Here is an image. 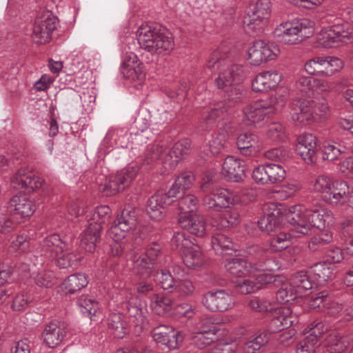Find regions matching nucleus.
Segmentation results:
<instances>
[{
  "mask_svg": "<svg viewBox=\"0 0 353 353\" xmlns=\"http://www.w3.org/2000/svg\"><path fill=\"white\" fill-rule=\"evenodd\" d=\"M272 315L270 327L273 332L281 331L298 323L297 314L289 307H276Z\"/></svg>",
  "mask_w": 353,
  "mask_h": 353,
  "instance_id": "obj_22",
  "label": "nucleus"
},
{
  "mask_svg": "<svg viewBox=\"0 0 353 353\" xmlns=\"http://www.w3.org/2000/svg\"><path fill=\"white\" fill-rule=\"evenodd\" d=\"M108 325L114 337L122 339L127 333V328L119 314H112L108 318Z\"/></svg>",
  "mask_w": 353,
  "mask_h": 353,
  "instance_id": "obj_47",
  "label": "nucleus"
},
{
  "mask_svg": "<svg viewBox=\"0 0 353 353\" xmlns=\"http://www.w3.org/2000/svg\"><path fill=\"white\" fill-rule=\"evenodd\" d=\"M349 187L345 181H335L323 199L331 205H341L347 203Z\"/></svg>",
  "mask_w": 353,
  "mask_h": 353,
  "instance_id": "obj_35",
  "label": "nucleus"
},
{
  "mask_svg": "<svg viewBox=\"0 0 353 353\" xmlns=\"http://www.w3.org/2000/svg\"><path fill=\"white\" fill-rule=\"evenodd\" d=\"M230 48L228 43H221L211 50L207 59V68L212 72H218L215 84L219 89L224 90L225 101H220L210 106V111L205 116V119L208 122L228 114L230 108L242 99L243 87L240 83L243 78V67L231 63Z\"/></svg>",
  "mask_w": 353,
  "mask_h": 353,
  "instance_id": "obj_1",
  "label": "nucleus"
},
{
  "mask_svg": "<svg viewBox=\"0 0 353 353\" xmlns=\"http://www.w3.org/2000/svg\"><path fill=\"white\" fill-rule=\"evenodd\" d=\"M238 149L243 155L256 154L263 148L261 139L255 134L244 132L239 135L236 141Z\"/></svg>",
  "mask_w": 353,
  "mask_h": 353,
  "instance_id": "obj_31",
  "label": "nucleus"
},
{
  "mask_svg": "<svg viewBox=\"0 0 353 353\" xmlns=\"http://www.w3.org/2000/svg\"><path fill=\"white\" fill-rule=\"evenodd\" d=\"M297 88L308 97L315 93L321 94L330 90L328 83L324 80L314 79L310 77H301L296 82Z\"/></svg>",
  "mask_w": 353,
  "mask_h": 353,
  "instance_id": "obj_34",
  "label": "nucleus"
},
{
  "mask_svg": "<svg viewBox=\"0 0 353 353\" xmlns=\"http://www.w3.org/2000/svg\"><path fill=\"white\" fill-rule=\"evenodd\" d=\"M136 127L138 128L137 132L131 131L130 135L132 138V141H135L137 143L143 142L145 139H148V135L151 130H148V119L146 117H139L136 121Z\"/></svg>",
  "mask_w": 353,
  "mask_h": 353,
  "instance_id": "obj_49",
  "label": "nucleus"
},
{
  "mask_svg": "<svg viewBox=\"0 0 353 353\" xmlns=\"http://www.w3.org/2000/svg\"><path fill=\"white\" fill-rule=\"evenodd\" d=\"M77 304L80 312L84 316L90 319L92 316H95L98 311V303L86 295L79 296L77 301Z\"/></svg>",
  "mask_w": 353,
  "mask_h": 353,
  "instance_id": "obj_48",
  "label": "nucleus"
},
{
  "mask_svg": "<svg viewBox=\"0 0 353 353\" xmlns=\"http://www.w3.org/2000/svg\"><path fill=\"white\" fill-rule=\"evenodd\" d=\"M319 345L316 337L307 336L299 343L296 348V353H314L316 347Z\"/></svg>",
  "mask_w": 353,
  "mask_h": 353,
  "instance_id": "obj_61",
  "label": "nucleus"
},
{
  "mask_svg": "<svg viewBox=\"0 0 353 353\" xmlns=\"http://www.w3.org/2000/svg\"><path fill=\"white\" fill-rule=\"evenodd\" d=\"M285 219L296 232L309 235L314 228L325 229L332 219V213L327 208L307 209L302 205H296L289 208Z\"/></svg>",
  "mask_w": 353,
  "mask_h": 353,
  "instance_id": "obj_2",
  "label": "nucleus"
},
{
  "mask_svg": "<svg viewBox=\"0 0 353 353\" xmlns=\"http://www.w3.org/2000/svg\"><path fill=\"white\" fill-rule=\"evenodd\" d=\"M268 165L269 183L275 184L283 182L286 176L285 170L279 164L268 163Z\"/></svg>",
  "mask_w": 353,
  "mask_h": 353,
  "instance_id": "obj_57",
  "label": "nucleus"
},
{
  "mask_svg": "<svg viewBox=\"0 0 353 353\" xmlns=\"http://www.w3.org/2000/svg\"><path fill=\"white\" fill-rule=\"evenodd\" d=\"M203 305L211 312H223L235 306L232 296L225 290H210L203 294Z\"/></svg>",
  "mask_w": 353,
  "mask_h": 353,
  "instance_id": "obj_16",
  "label": "nucleus"
},
{
  "mask_svg": "<svg viewBox=\"0 0 353 353\" xmlns=\"http://www.w3.org/2000/svg\"><path fill=\"white\" fill-rule=\"evenodd\" d=\"M184 264L188 268H196L203 263V257L200 248L194 244L187 248L182 253Z\"/></svg>",
  "mask_w": 353,
  "mask_h": 353,
  "instance_id": "obj_39",
  "label": "nucleus"
},
{
  "mask_svg": "<svg viewBox=\"0 0 353 353\" xmlns=\"http://www.w3.org/2000/svg\"><path fill=\"white\" fill-rule=\"evenodd\" d=\"M325 57H315L305 62L304 70L310 75L325 77Z\"/></svg>",
  "mask_w": 353,
  "mask_h": 353,
  "instance_id": "obj_46",
  "label": "nucleus"
},
{
  "mask_svg": "<svg viewBox=\"0 0 353 353\" xmlns=\"http://www.w3.org/2000/svg\"><path fill=\"white\" fill-rule=\"evenodd\" d=\"M43 180L28 168L18 170L10 179V185L16 190L30 193L43 185Z\"/></svg>",
  "mask_w": 353,
  "mask_h": 353,
  "instance_id": "obj_18",
  "label": "nucleus"
},
{
  "mask_svg": "<svg viewBox=\"0 0 353 353\" xmlns=\"http://www.w3.org/2000/svg\"><path fill=\"white\" fill-rule=\"evenodd\" d=\"M65 330L63 324L57 320L48 323L43 332L44 343L50 348L59 345L65 336Z\"/></svg>",
  "mask_w": 353,
  "mask_h": 353,
  "instance_id": "obj_33",
  "label": "nucleus"
},
{
  "mask_svg": "<svg viewBox=\"0 0 353 353\" xmlns=\"http://www.w3.org/2000/svg\"><path fill=\"white\" fill-rule=\"evenodd\" d=\"M201 190L203 192L206 193L205 196L203 199V205L208 209L212 210L214 211H219L221 208H223V206H214L216 205L217 203V198L214 196V191L211 188V184L210 181H207L203 183L201 185Z\"/></svg>",
  "mask_w": 353,
  "mask_h": 353,
  "instance_id": "obj_51",
  "label": "nucleus"
},
{
  "mask_svg": "<svg viewBox=\"0 0 353 353\" xmlns=\"http://www.w3.org/2000/svg\"><path fill=\"white\" fill-rule=\"evenodd\" d=\"M328 105L325 99L319 101L297 98L291 103L290 116L291 121L297 126H304L325 117Z\"/></svg>",
  "mask_w": 353,
  "mask_h": 353,
  "instance_id": "obj_6",
  "label": "nucleus"
},
{
  "mask_svg": "<svg viewBox=\"0 0 353 353\" xmlns=\"http://www.w3.org/2000/svg\"><path fill=\"white\" fill-rule=\"evenodd\" d=\"M312 288L308 275L301 271L292 279L283 281L276 294V301L280 303H292L303 297Z\"/></svg>",
  "mask_w": 353,
  "mask_h": 353,
  "instance_id": "obj_10",
  "label": "nucleus"
},
{
  "mask_svg": "<svg viewBox=\"0 0 353 353\" xmlns=\"http://www.w3.org/2000/svg\"><path fill=\"white\" fill-rule=\"evenodd\" d=\"M280 53L279 46L263 40H256L248 48L246 59L252 65L259 66L263 63L274 60Z\"/></svg>",
  "mask_w": 353,
  "mask_h": 353,
  "instance_id": "obj_14",
  "label": "nucleus"
},
{
  "mask_svg": "<svg viewBox=\"0 0 353 353\" xmlns=\"http://www.w3.org/2000/svg\"><path fill=\"white\" fill-rule=\"evenodd\" d=\"M102 227L99 225H92L90 223L87 228L81 235V247L88 252L95 250L96 243L99 239Z\"/></svg>",
  "mask_w": 353,
  "mask_h": 353,
  "instance_id": "obj_36",
  "label": "nucleus"
},
{
  "mask_svg": "<svg viewBox=\"0 0 353 353\" xmlns=\"http://www.w3.org/2000/svg\"><path fill=\"white\" fill-rule=\"evenodd\" d=\"M239 214L236 210L230 209L225 211L222 215L212 221V226L217 230L228 228L239 223Z\"/></svg>",
  "mask_w": 353,
  "mask_h": 353,
  "instance_id": "obj_41",
  "label": "nucleus"
},
{
  "mask_svg": "<svg viewBox=\"0 0 353 353\" xmlns=\"http://www.w3.org/2000/svg\"><path fill=\"white\" fill-rule=\"evenodd\" d=\"M323 159L330 161L337 159L344 152L339 148L335 144L330 142H325L322 147Z\"/></svg>",
  "mask_w": 353,
  "mask_h": 353,
  "instance_id": "obj_63",
  "label": "nucleus"
},
{
  "mask_svg": "<svg viewBox=\"0 0 353 353\" xmlns=\"http://www.w3.org/2000/svg\"><path fill=\"white\" fill-rule=\"evenodd\" d=\"M193 176L190 173H183L179 176L168 193L172 199L178 194L190 188L192 184Z\"/></svg>",
  "mask_w": 353,
  "mask_h": 353,
  "instance_id": "obj_43",
  "label": "nucleus"
},
{
  "mask_svg": "<svg viewBox=\"0 0 353 353\" xmlns=\"http://www.w3.org/2000/svg\"><path fill=\"white\" fill-rule=\"evenodd\" d=\"M283 80V74L277 70L272 69L259 73L252 83L255 92H266L275 89Z\"/></svg>",
  "mask_w": 353,
  "mask_h": 353,
  "instance_id": "obj_21",
  "label": "nucleus"
},
{
  "mask_svg": "<svg viewBox=\"0 0 353 353\" xmlns=\"http://www.w3.org/2000/svg\"><path fill=\"white\" fill-rule=\"evenodd\" d=\"M289 230L286 228H281L276 234L270 240L268 245H266L265 248H263V251H270L271 252H281L287 248H288L292 243L293 238L301 237L304 236L303 234H299L294 229L293 226L290 223Z\"/></svg>",
  "mask_w": 353,
  "mask_h": 353,
  "instance_id": "obj_26",
  "label": "nucleus"
},
{
  "mask_svg": "<svg viewBox=\"0 0 353 353\" xmlns=\"http://www.w3.org/2000/svg\"><path fill=\"white\" fill-rule=\"evenodd\" d=\"M205 321H202L200 330L192 338L194 344L199 349H203L216 341L217 330L212 325L208 327L204 326Z\"/></svg>",
  "mask_w": 353,
  "mask_h": 353,
  "instance_id": "obj_37",
  "label": "nucleus"
},
{
  "mask_svg": "<svg viewBox=\"0 0 353 353\" xmlns=\"http://www.w3.org/2000/svg\"><path fill=\"white\" fill-rule=\"evenodd\" d=\"M270 1L258 0L245 15L243 24L247 31L262 30L268 24L270 14Z\"/></svg>",
  "mask_w": 353,
  "mask_h": 353,
  "instance_id": "obj_13",
  "label": "nucleus"
},
{
  "mask_svg": "<svg viewBox=\"0 0 353 353\" xmlns=\"http://www.w3.org/2000/svg\"><path fill=\"white\" fill-rule=\"evenodd\" d=\"M10 208L14 214L21 220L30 218L34 212V203L25 194L14 195L10 201Z\"/></svg>",
  "mask_w": 353,
  "mask_h": 353,
  "instance_id": "obj_30",
  "label": "nucleus"
},
{
  "mask_svg": "<svg viewBox=\"0 0 353 353\" xmlns=\"http://www.w3.org/2000/svg\"><path fill=\"white\" fill-rule=\"evenodd\" d=\"M178 222L182 228L192 234L201 237L205 234V220L199 214H179Z\"/></svg>",
  "mask_w": 353,
  "mask_h": 353,
  "instance_id": "obj_29",
  "label": "nucleus"
},
{
  "mask_svg": "<svg viewBox=\"0 0 353 353\" xmlns=\"http://www.w3.org/2000/svg\"><path fill=\"white\" fill-rule=\"evenodd\" d=\"M281 213L275 209L270 213L265 214L258 221L259 228L264 232H270L276 229L281 221Z\"/></svg>",
  "mask_w": 353,
  "mask_h": 353,
  "instance_id": "obj_42",
  "label": "nucleus"
},
{
  "mask_svg": "<svg viewBox=\"0 0 353 353\" xmlns=\"http://www.w3.org/2000/svg\"><path fill=\"white\" fill-rule=\"evenodd\" d=\"M151 335L155 342L164 345L170 350L178 348L183 339L181 332L175 330L168 325L156 326L152 329Z\"/></svg>",
  "mask_w": 353,
  "mask_h": 353,
  "instance_id": "obj_19",
  "label": "nucleus"
},
{
  "mask_svg": "<svg viewBox=\"0 0 353 353\" xmlns=\"http://www.w3.org/2000/svg\"><path fill=\"white\" fill-rule=\"evenodd\" d=\"M266 134L269 139L275 142L283 141L286 137L285 128L280 123H270Z\"/></svg>",
  "mask_w": 353,
  "mask_h": 353,
  "instance_id": "obj_60",
  "label": "nucleus"
},
{
  "mask_svg": "<svg viewBox=\"0 0 353 353\" xmlns=\"http://www.w3.org/2000/svg\"><path fill=\"white\" fill-rule=\"evenodd\" d=\"M173 201L168 192H157L149 199L146 212L151 219L159 221L163 217L167 206Z\"/></svg>",
  "mask_w": 353,
  "mask_h": 353,
  "instance_id": "obj_25",
  "label": "nucleus"
},
{
  "mask_svg": "<svg viewBox=\"0 0 353 353\" xmlns=\"http://www.w3.org/2000/svg\"><path fill=\"white\" fill-rule=\"evenodd\" d=\"M212 245L214 251L220 254L225 251L236 250L231 239L222 233H216L212 236Z\"/></svg>",
  "mask_w": 353,
  "mask_h": 353,
  "instance_id": "obj_45",
  "label": "nucleus"
},
{
  "mask_svg": "<svg viewBox=\"0 0 353 353\" xmlns=\"http://www.w3.org/2000/svg\"><path fill=\"white\" fill-rule=\"evenodd\" d=\"M190 149V142L183 139L175 143L168 152V143L164 141H155L147 145L142 167L145 170L152 168L159 162L168 164L170 168H174L176 164L187 154Z\"/></svg>",
  "mask_w": 353,
  "mask_h": 353,
  "instance_id": "obj_3",
  "label": "nucleus"
},
{
  "mask_svg": "<svg viewBox=\"0 0 353 353\" xmlns=\"http://www.w3.org/2000/svg\"><path fill=\"white\" fill-rule=\"evenodd\" d=\"M287 97L283 94H275L271 96L266 101H263V105L269 114L281 110L286 103Z\"/></svg>",
  "mask_w": 353,
  "mask_h": 353,
  "instance_id": "obj_52",
  "label": "nucleus"
},
{
  "mask_svg": "<svg viewBox=\"0 0 353 353\" xmlns=\"http://www.w3.org/2000/svg\"><path fill=\"white\" fill-rule=\"evenodd\" d=\"M150 305L153 312L158 315H163L173 309L172 299L159 294L152 295Z\"/></svg>",
  "mask_w": 353,
  "mask_h": 353,
  "instance_id": "obj_44",
  "label": "nucleus"
},
{
  "mask_svg": "<svg viewBox=\"0 0 353 353\" xmlns=\"http://www.w3.org/2000/svg\"><path fill=\"white\" fill-rule=\"evenodd\" d=\"M111 210L108 205H101L97 207L93 212H90L86 216L88 223H92V225H99L102 227V224L109 216Z\"/></svg>",
  "mask_w": 353,
  "mask_h": 353,
  "instance_id": "obj_50",
  "label": "nucleus"
},
{
  "mask_svg": "<svg viewBox=\"0 0 353 353\" xmlns=\"http://www.w3.org/2000/svg\"><path fill=\"white\" fill-rule=\"evenodd\" d=\"M41 255L50 261H55L60 268L77 265V256L71 252V243L58 234L46 236L42 241Z\"/></svg>",
  "mask_w": 353,
  "mask_h": 353,
  "instance_id": "obj_7",
  "label": "nucleus"
},
{
  "mask_svg": "<svg viewBox=\"0 0 353 353\" xmlns=\"http://www.w3.org/2000/svg\"><path fill=\"white\" fill-rule=\"evenodd\" d=\"M352 38L353 28L348 24H336L322 29L317 42L323 48H331L347 43Z\"/></svg>",
  "mask_w": 353,
  "mask_h": 353,
  "instance_id": "obj_11",
  "label": "nucleus"
},
{
  "mask_svg": "<svg viewBox=\"0 0 353 353\" xmlns=\"http://www.w3.org/2000/svg\"><path fill=\"white\" fill-rule=\"evenodd\" d=\"M270 340L268 332L259 331L249 337L244 343L243 351L245 353H257V352Z\"/></svg>",
  "mask_w": 353,
  "mask_h": 353,
  "instance_id": "obj_38",
  "label": "nucleus"
},
{
  "mask_svg": "<svg viewBox=\"0 0 353 353\" xmlns=\"http://www.w3.org/2000/svg\"><path fill=\"white\" fill-rule=\"evenodd\" d=\"M225 268L235 277L234 279L254 277L256 272L255 264L241 257L228 259L225 263Z\"/></svg>",
  "mask_w": 353,
  "mask_h": 353,
  "instance_id": "obj_23",
  "label": "nucleus"
},
{
  "mask_svg": "<svg viewBox=\"0 0 353 353\" xmlns=\"http://www.w3.org/2000/svg\"><path fill=\"white\" fill-rule=\"evenodd\" d=\"M156 281L161 288L172 292H173L176 281L174 279L171 274L166 270H162L158 272L156 275Z\"/></svg>",
  "mask_w": 353,
  "mask_h": 353,
  "instance_id": "obj_62",
  "label": "nucleus"
},
{
  "mask_svg": "<svg viewBox=\"0 0 353 353\" xmlns=\"http://www.w3.org/2000/svg\"><path fill=\"white\" fill-rule=\"evenodd\" d=\"M141 241V237L136 238L132 245V248L127 254V259L136 274L148 277L151 274L161 247L159 243L153 242L145 250H141L139 248Z\"/></svg>",
  "mask_w": 353,
  "mask_h": 353,
  "instance_id": "obj_8",
  "label": "nucleus"
},
{
  "mask_svg": "<svg viewBox=\"0 0 353 353\" xmlns=\"http://www.w3.org/2000/svg\"><path fill=\"white\" fill-rule=\"evenodd\" d=\"M171 244L174 249L179 250L181 253L194 245L189 235L183 232H174L171 239Z\"/></svg>",
  "mask_w": 353,
  "mask_h": 353,
  "instance_id": "obj_53",
  "label": "nucleus"
},
{
  "mask_svg": "<svg viewBox=\"0 0 353 353\" xmlns=\"http://www.w3.org/2000/svg\"><path fill=\"white\" fill-rule=\"evenodd\" d=\"M316 137L310 133L303 134L297 138L296 150L307 164H312L315 161L317 152Z\"/></svg>",
  "mask_w": 353,
  "mask_h": 353,
  "instance_id": "obj_24",
  "label": "nucleus"
},
{
  "mask_svg": "<svg viewBox=\"0 0 353 353\" xmlns=\"http://www.w3.org/2000/svg\"><path fill=\"white\" fill-rule=\"evenodd\" d=\"M250 278L237 279L233 281L234 284L240 293L247 294L254 293L259 290V285L256 283L255 279L251 280Z\"/></svg>",
  "mask_w": 353,
  "mask_h": 353,
  "instance_id": "obj_54",
  "label": "nucleus"
},
{
  "mask_svg": "<svg viewBox=\"0 0 353 353\" xmlns=\"http://www.w3.org/2000/svg\"><path fill=\"white\" fill-rule=\"evenodd\" d=\"M88 279L83 273H77L70 275L62 285L66 293L74 294L87 286Z\"/></svg>",
  "mask_w": 353,
  "mask_h": 353,
  "instance_id": "obj_40",
  "label": "nucleus"
},
{
  "mask_svg": "<svg viewBox=\"0 0 353 353\" xmlns=\"http://www.w3.org/2000/svg\"><path fill=\"white\" fill-rule=\"evenodd\" d=\"M121 72L123 77L132 82L134 86L141 85L145 80L142 63L137 55L132 52H126L123 56Z\"/></svg>",
  "mask_w": 353,
  "mask_h": 353,
  "instance_id": "obj_17",
  "label": "nucleus"
},
{
  "mask_svg": "<svg viewBox=\"0 0 353 353\" xmlns=\"http://www.w3.org/2000/svg\"><path fill=\"white\" fill-rule=\"evenodd\" d=\"M139 168L137 165H128L123 169L112 174L100 187V190L107 196H112L129 186L134 179Z\"/></svg>",
  "mask_w": 353,
  "mask_h": 353,
  "instance_id": "obj_12",
  "label": "nucleus"
},
{
  "mask_svg": "<svg viewBox=\"0 0 353 353\" xmlns=\"http://www.w3.org/2000/svg\"><path fill=\"white\" fill-rule=\"evenodd\" d=\"M347 348L345 339L330 335L327 340V350L330 353H342Z\"/></svg>",
  "mask_w": 353,
  "mask_h": 353,
  "instance_id": "obj_64",
  "label": "nucleus"
},
{
  "mask_svg": "<svg viewBox=\"0 0 353 353\" xmlns=\"http://www.w3.org/2000/svg\"><path fill=\"white\" fill-rule=\"evenodd\" d=\"M136 37L140 48L152 54H165L174 46L171 33L158 26L143 24L137 30Z\"/></svg>",
  "mask_w": 353,
  "mask_h": 353,
  "instance_id": "obj_4",
  "label": "nucleus"
},
{
  "mask_svg": "<svg viewBox=\"0 0 353 353\" xmlns=\"http://www.w3.org/2000/svg\"><path fill=\"white\" fill-rule=\"evenodd\" d=\"M325 77H332L336 73L339 72L345 65L343 60L335 57H325Z\"/></svg>",
  "mask_w": 353,
  "mask_h": 353,
  "instance_id": "obj_56",
  "label": "nucleus"
},
{
  "mask_svg": "<svg viewBox=\"0 0 353 353\" xmlns=\"http://www.w3.org/2000/svg\"><path fill=\"white\" fill-rule=\"evenodd\" d=\"M269 115L263 101H257L244 108L243 121L248 126L261 125Z\"/></svg>",
  "mask_w": 353,
  "mask_h": 353,
  "instance_id": "obj_28",
  "label": "nucleus"
},
{
  "mask_svg": "<svg viewBox=\"0 0 353 353\" xmlns=\"http://www.w3.org/2000/svg\"><path fill=\"white\" fill-rule=\"evenodd\" d=\"M334 183L335 181L330 176L324 174L319 175L314 181L313 190L316 192L321 193L323 196L327 191L330 190Z\"/></svg>",
  "mask_w": 353,
  "mask_h": 353,
  "instance_id": "obj_59",
  "label": "nucleus"
},
{
  "mask_svg": "<svg viewBox=\"0 0 353 353\" xmlns=\"http://www.w3.org/2000/svg\"><path fill=\"white\" fill-rule=\"evenodd\" d=\"M264 157L268 160L283 163L290 158V152L288 149L283 147L275 148L265 152Z\"/></svg>",
  "mask_w": 353,
  "mask_h": 353,
  "instance_id": "obj_58",
  "label": "nucleus"
},
{
  "mask_svg": "<svg viewBox=\"0 0 353 353\" xmlns=\"http://www.w3.org/2000/svg\"><path fill=\"white\" fill-rule=\"evenodd\" d=\"M198 199L192 194H187L183 196L178 202L180 214H190L195 213L198 206Z\"/></svg>",
  "mask_w": 353,
  "mask_h": 353,
  "instance_id": "obj_55",
  "label": "nucleus"
},
{
  "mask_svg": "<svg viewBox=\"0 0 353 353\" xmlns=\"http://www.w3.org/2000/svg\"><path fill=\"white\" fill-rule=\"evenodd\" d=\"M139 231L137 228L136 210L128 206L125 208L114 221L108 231V235L115 242L120 241L125 237H130L135 242L136 238H139L138 236Z\"/></svg>",
  "mask_w": 353,
  "mask_h": 353,
  "instance_id": "obj_9",
  "label": "nucleus"
},
{
  "mask_svg": "<svg viewBox=\"0 0 353 353\" xmlns=\"http://www.w3.org/2000/svg\"><path fill=\"white\" fill-rule=\"evenodd\" d=\"M214 196L217 198L216 206H223L228 208L230 205L246 204L250 200L252 196L250 192L248 190L243 191H230L228 189L217 188L212 189ZM214 206V203L213 204Z\"/></svg>",
  "mask_w": 353,
  "mask_h": 353,
  "instance_id": "obj_20",
  "label": "nucleus"
},
{
  "mask_svg": "<svg viewBox=\"0 0 353 353\" xmlns=\"http://www.w3.org/2000/svg\"><path fill=\"white\" fill-rule=\"evenodd\" d=\"M314 23L302 18L283 21L276 26L273 31L274 37L282 44L294 46L312 35Z\"/></svg>",
  "mask_w": 353,
  "mask_h": 353,
  "instance_id": "obj_5",
  "label": "nucleus"
},
{
  "mask_svg": "<svg viewBox=\"0 0 353 353\" xmlns=\"http://www.w3.org/2000/svg\"><path fill=\"white\" fill-rule=\"evenodd\" d=\"M221 172L226 180L240 182L245 175V166L239 159L228 156L223 163Z\"/></svg>",
  "mask_w": 353,
  "mask_h": 353,
  "instance_id": "obj_32",
  "label": "nucleus"
},
{
  "mask_svg": "<svg viewBox=\"0 0 353 353\" xmlns=\"http://www.w3.org/2000/svg\"><path fill=\"white\" fill-rule=\"evenodd\" d=\"M117 301H121L123 307L128 310L131 321L137 327H142L147 323V309L138 299L128 290H122L117 296Z\"/></svg>",
  "mask_w": 353,
  "mask_h": 353,
  "instance_id": "obj_15",
  "label": "nucleus"
},
{
  "mask_svg": "<svg viewBox=\"0 0 353 353\" xmlns=\"http://www.w3.org/2000/svg\"><path fill=\"white\" fill-rule=\"evenodd\" d=\"M303 272L308 275L313 288L314 285H324L334 278V265L327 262H321L312 266L308 271Z\"/></svg>",
  "mask_w": 353,
  "mask_h": 353,
  "instance_id": "obj_27",
  "label": "nucleus"
}]
</instances>
